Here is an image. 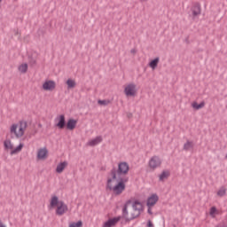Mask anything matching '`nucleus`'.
<instances>
[{
    "label": "nucleus",
    "instance_id": "32",
    "mask_svg": "<svg viewBox=\"0 0 227 227\" xmlns=\"http://www.w3.org/2000/svg\"><path fill=\"white\" fill-rule=\"evenodd\" d=\"M147 214H149L150 215H153V212H152V207H148Z\"/></svg>",
    "mask_w": 227,
    "mask_h": 227
},
{
    "label": "nucleus",
    "instance_id": "15",
    "mask_svg": "<svg viewBox=\"0 0 227 227\" xmlns=\"http://www.w3.org/2000/svg\"><path fill=\"white\" fill-rule=\"evenodd\" d=\"M102 143V137H96L94 139L87 143L88 146H97V145Z\"/></svg>",
    "mask_w": 227,
    "mask_h": 227
},
{
    "label": "nucleus",
    "instance_id": "42",
    "mask_svg": "<svg viewBox=\"0 0 227 227\" xmlns=\"http://www.w3.org/2000/svg\"><path fill=\"white\" fill-rule=\"evenodd\" d=\"M1 1H3V0H0V3H1Z\"/></svg>",
    "mask_w": 227,
    "mask_h": 227
},
{
    "label": "nucleus",
    "instance_id": "41",
    "mask_svg": "<svg viewBox=\"0 0 227 227\" xmlns=\"http://www.w3.org/2000/svg\"><path fill=\"white\" fill-rule=\"evenodd\" d=\"M141 1H146V0H141Z\"/></svg>",
    "mask_w": 227,
    "mask_h": 227
},
{
    "label": "nucleus",
    "instance_id": "20",
    "mask_svg": "<svg viewBox=\"0 0 227 227\" xmlns=\"http://www.w3.org/2000/svg\"><path fill=\"white\" fill-rule=\"evenodd\" d=\"M22 148H24V144L20 143L16 148L11 151V155H15L20 152H22Z\"/></svg>",
    "mask_w": 227,
    "mask_h": 227
},
{
    "label": "nucleus",
    "instance_id": "10",
    "mask_svg": "<svg viewBox=\"0 0 227 227\" xmlns=\"http://www.w3.org/2000/svg\"><path fill=\"white\" fill-rule=\"evenodd\" d=\"M54 88H56V82L52 80L47 81L43 84V89L44 91H52Z\"/></svg>",
    "mask_w": 227,
    "mask_h": 227
},
{
    "label": "nucleus",
    "instance_id": "2",
    "mask_svg": "<svg viewBox=\"0 0 227 227\" xmlns=\"http://www.w3.org/2000/svg\"><path fill=\"white\" fill-rule=\"evenodd\" d=\"M127 182H129V177H116V179H113V176L108 177L106 189L113 191L115 196H120V194L125 191V184H127Z\"/></svg>",
    "mask_w": 227,
    "mask_h": 227
},
{
    "label": "nucleus",
    "instance_id": "16",
    "mask_svg": "<svg viewBox=\"0 0 227 227\" xmlns=\"http://www.w3.org/2000/svg\"><path fill=\"white\" fill-rule=\"evenodd\" d=\"M68 166V161H63L58 164L56 168V173H61L62 171H65V168Z\"/></svg>",
    "mask_w": 227,
    "mask_h": 227
},
{
    "label": "nucleus",
    "instance_id": "37",
    "mask_svg": "<svg viewBox=\"0 0 227 227\" xmlns=\"http://www.w3.org/2000/svg\"><path fill=\"white\" fill-rule=\"evenodd\" d=\"M215 227H224V225H216Z\"/></svg>",
    "mask_w": 227,
    "mask_h": 227
},
{
    "label": "nucleus",
    "instance_id": "31",
    "mask_svg": "<svg viewBox=\"0 0 227 227\" xmlns=\"http://www.w3.org/2000/svg\"><path fill=\"white\" fill-rule=\"evenodd\" d=\"M215 212H217V208L215 207H212L210 208L209 214H210V215H215Z\"/></svg>",
    "mask_w": 227,
    "mask_h": 227
},
{
    "label": "nucleus",
    "instance_id": "30",
    "mask_svg": "<svg viewBox=\"0 0 227 227\" xmlns=\"http://www.w3.org/2000/svg\"><path fill=\"white\" fill-rule=\"evenodd\" d=\"M24 130L26 129H24L23 128H20L18 134H16V137L17 138L22 137V136H24Z\"/></svg>",
    "mask_w": 227,
    "mask_h": 227
},
{
    "label": "nucleus",
    "instance_id": "26",
    "mask_svg": "<svg viewBox=\"0 0 227 227\" xmlns=\"http://www.w3.org/2000/svg\"><path fill=\"white\" fill-rule=\"evenodd\" d=\"M98 104L99 106H109V104H111V100H109V99H99V100H98Z\"/></svg>",
    "mask_w": 227,
    "mask_h": 227
},
{
    "label": "nucleus",
    "instance_id": "34",
    "mask_svg": "<svg viewBox=\"0 0 227 227\" xmlns=\"http://www.w3.org/2000/svg\"><path fill=\"white\" fill-rule=\"evenodd\" d=\"M14 35L15 36H18V38H20V34L19 33V30L14 29Z\"/></svg>",
    "mask_w": 227,
    "mask_h": 227
},
{
    "label": "nucleus",
    "instance_id": "12",
    "mask_svg": "<svg viewBox=\"0 0 227 227\" xmlns=\"http://www.w3.org/2000/svg\"><path fill=\"white\" fill-rule=\"evenodd\" d=\"M75 127H77V120L68 119V121H66V129L67 130H74Z\"/></svg>",
    "mask_w": 227,
    "mask_h": 227
},
{
    "label": "nucleus",
    "instance_id": "6",
    "mask_svg": "<svg viewBox=\"0 0 227 227\" xmlns=\"http://www.w3.org/2000/svg\"><path fill=\"white\" fill-rule=\"evenodd\" d=\"M66 212H68V206L63 200H60L59 205L57 206L56 215H63Z\"/></svg>",
    "mask_w": 227,
    "mask_h": 227
},
{
    "label": "nucleus",
    "instance_id": "14",
    "mask_svg": "<svg viewBox=\"0 0 227 227\" xmlns=\"http://www.w3.org/2000/svg\"><path fill=\"white\" fill-rule=\"evenodd\" d=\"M60 202L61 201H59V198H58V196H52L50 201V208H55V207H58Z\"/></svg>",
    "mask_w": 227,
    "mask_h": 227
},
{
    "label": "nucleus",
    "instance_id": "23",
    "mask_svg": "<svg viewBox=\"0 0 227 227\" xmlns=\"http://www.w3.org/2000/svg\"><path fill=\"white\" fill-rule=\"evenodd\" d=\"M66 84L67 85L68 90H72V88H74L76 86L75 80L72 79H67Z\"/></svg>",
    "mask_w": 227,
    "mask_h": 227
},
{
    "label": "nucleus",
    "instance_id": "36",
    "mask_svg": "<svg viewBox=\"0 0 227 227\" xmlns=\"http://www.w3.org/2000/svg\"><path fill=\"white\" fill-rule=\"evenodd\" d=\"M130 52H131V54H136V50H135V49H132V50L130 51Z\"/></svg>",
    "mask_w": 227,
    "mask_h": 227
},
{
    "label": "nucleus",
    "instance_id": "24",
    "mask_svg": "<svg viewBox=\"0 0 227 227\" xmlns=\"http://www.w3.org/2000/svg\"><path fill=\"white\" fill-rule=\"evenodd\" d=\"M217 196H220V198H223V196H226V188H224V186H222L218 190Z\"/></svg>",
    "mask_w": 227,
    "mask_h": 227
},
{
    "label": "nucleus",
    "instance_id": "8",
    "mask_svg": "<svg viewBox=\"0 0 227 227\" xmlns=\"http://www.w3.org/2000/svg\"><path fill=\"white\" fill-rule=\"evenodd\" d=\"M124 93L126 97H134L136 95V84L129 83L125 89Z\"/></svg>",
    "mask_w": 227,
    "mask_h": 227
},
{
    "label": "nucleus",
    "instance_id": "7",
    "mask_svg": "<svg viewBox=\"0 0 227 227\" xmlns=\"http://www.w3.org/2000/svg\"><path fill=\"white\" fill-rule=\"evenodd\" d=\"M192 15L194 18L198 15H201V4L200 3H194L191 8Z\"/></svg>",
    "mask_w": 227,
    "mask_h": 227
},
{
    "label": "nucleus",
    "instance_id": "33",
    "mask_svg": "<svg viewBox=\"0 0 227 227\" xmlns=\"http://www.w3.org/2000/svg\"><path fill=\"white\" fill-rule=\"evenodd\" d=\"M147 227H153V223H152V220L147 221Z\"/></svg>",
    "mask_w": 227,
    "mask_h": 227
},
{
    "label": "nucleus",
    "instance_id": "18",
    "mask_svg": "<svg viewBox=\"0 0 227 227\" xmlns=\"http://www.w3.org/2000/svg\"><path fill=\"white\" fill-rule=\"evenodd\" d=\"M159 61H160L159 57H156L154 59L151 60L149 62L150 68H152L153 70H155V68H157V67L159 66Z\"/></svg>",
    "mask_w": 227,
    "mask_h": 227
},
{
    "label": "nucleus",
    "instance_id": "9",
    "mask_svg": "<svg viewBox=\"0 0 227 227\" xmlns=\"http://www.w3.org/2000/svg\"><path fill=\"white\" fill-rule=\"evenodd\" d=\"M120 221H121V216L109 218L106 222L104 223L103 227H114L115 224H118Z\"/></svg>",
    "mask_w": 227,
    "mask_h": 227
},
{
    "label": "nucleus",
    "instance_id": "39",
    "mask_svg": "<svg viewBox=\"0 0 227 227\" xmlns=\"http://www.w3.org/2000/svg\"><path fill=\"white\" fill-rule=\"evenodd\" d=\"M11 138L13 139V136H11Z\"/></svg>",
    "mask_w": 227,
    "mask_h": 227
},
{
    "label": "nucleus",
    "instance_id": "4",
    "mask_svg": "<svg viewBox=\"0 0 227 227\" xmlns=\"http://www.w3.org/2000/svg\"><path fill=\"white\" fill-rule=\"evenodd\" d=\"M160 164H162V160L159 156H153L149 160L150 169H157V168H160Z\"/></svg>",
    "mask_w": 227,
    "mask_h": 227
},
{
    "label": "nucleus",
    "instance_id": "19",
    "mask_svg": "<svg viewBox=\"0 0 227 227\" xmlns=\"http://www.w3.org/2000/svg\"><path fill=\"white\" fill-rule=\"evenodd\" d=\"M192 106L193 109H196V111H200V109H203V107H205V101H202L200 104L195 101L192 104Z\"/></svg>",
    "mask_w": 227,
    "mask_h": 227
},
{
    "label": "nucleus",
    "instance_id": "25",
    "mask_svg": "<svg viewBox=\"0 0 227 227\" xmlns=\"http://www.w3.org/2000/svg\"><path fill=\"white\" fill-rule=\"evenodd\" d=\"M18 70L21 72V74H26L27 72V64H22L18 67Z\"/></svg>",
    "mask_w": 227,
    "mask_h": 227
},
{
    "label": "nucleus",
    "instance_id": "21",
    "mask_svg": "<svg viewBox=\"0 0 227 227\" xmlns=\"http://www.w3.org/2000/svg\"><path fill=\"white\" fill-rule=\"evenodd\" d=\"M4 146L5 150H13V145H12V140L10 139L4 142Z\"/></svg>",
    "mask_w": 227,
    "mask_h": 227
},
{
    "label": "nucleus",
    "instance_id": "35",
    "mask_svg": "<svg viewBox=\"0 0 227 227\" xmlns=\"http://www.w3.org/2000/svg\"><path fill=\"white\" fill-rule=\"evenodd\" d=\"M0 227H6V225H4L1 220H0Z\"/></svg>",
    "mask_w": 227,
    "mask_h": 227
},
{
    "label": "nucleus",
    "instance_id": "38",
    "mask_svg": "<svg viewBox=\"0 0 227 227\" xmlns=\"http://www.w3.org/2000/svg\"><path fill=\"white\" fill-rule=\"evenodd\" d=\"M130 116H132V114H131L129 115V118H130Z\"/></svg>",
    "mask_w": 227,
    "mask_h": 227
},
{
    "label": "nucleus",
    "instance_id": "22",
    "mask_svg": "<svg viewBox=\"0 0 227 227\" xmlns=\"http://www.w3.org/2000/svg\"><path fill=\"white\" fill-rule=\"evenodd\" d=\"M169 176V171L168 170H163L161 174L160 175V182H163Z\"/></svg>",
    "mask_w": 227,
    "mask_h": 227
},
{
    "label": "nucleus",
    "instance_id": "40",
    "mask_svg": "<svg viewBox=\"0 0 227 227\" xmlns=\"http://www.w3.org/2000/svg\"><path fill=\"white\" fill-rule=\"evenodd\" d=\"M223 227H227V225H224V224H223Z\"/></svg>",
    "mask_w": 227,
    "mask_h": 227
},
{
    "label": "nucleus",
    "instance_id": "17",
    "mask_svg": "<svg viewBox=\"0 0 227 227\" xmlns=\"http://www.w3.org/2000/svg\"><path fill=\"white\" fill-rule=\"evenodd\" d=\"M192 148H194V143L187 140L184 145L183 150H184V152H189V150H192Z\"/></svg>",
    "mask_w": 227,
    "mask_h": 227
},
{
    "label": "nucleus",
    "instance_id": "28",
    "mask_svg": "<svg viewBox=\"0 0 227 227\" xmlns=\"http://www.w3.org/2000/svg\"><path fill=\"white\" fill-rule=\"evenodd\" d=\"M69 227H82V221L79 220L76 223H72L69 224Z\"/></svg>",
    "mask_w": 227,
    "mask_h": 227
},
{
    "label": "nucleus",
    "instance_id": "27",
    "mask_svg": "<svg viewBox=\"0 0 227 227\" xmlns=\"http://www.w3.org/2000/svg\"><path fill=\"white\" fill-rule=\"evenodd\" d=\"M19 127V125L18 124H12V126H11V134H14L16 137H17V134H18V132H17V128Z\"/></svg>",
    "mask_w": 227,
    "mask_h": 227
},
{
    "label": "nucleus",
    "instance_id": "13",
    "mask_svg": "<svg viewBox=\"0 0 227 227\" xmlns=\"http://www.w3.org/2000/svg\"><path fill=\"white\" fill-rule=\"evenodd\" d=\"M47 155H49V151L47 148L40 149L37 153V159L44 160L47 159Z\"/></svg>",
    "mask_w": 227,
    "mask_h": 227
},
{
    "label": "nucleus",
    "instance_id": "29",
    "mask_svg": "<svg viewBox=\"0 0 227 227\" xmlns=\"http://www.w3.org/2000/svg\"><path fill=\"white\" fill-rule=\"evenodd\" d=\"M20 129H27V121H20Z\"/></svg>",
    "mask_w": 227,
    "mask_h": 227
},
{
    "label": "nucleus",
    "instance_id": "11",
    "mask_svg": "<svg viewBox=\"0 0 227 227\" xmlns=\"http://www.w3.org/2000/svg\"><path fill=\"white\" fill-rule=\"evenodd\" d=\"M159 201V195L153 194L151 197L147 199L146 205L147 207H154V205Z\"/></svg>",
    "mask_w": 227,
    "mask_h": 227
},
{
    "label": "nucleus",
    "instance_id": "5",
    "mask_svg": "<svg viewBox=\"0 0 227 227\" xmlns=\"http://www.w3.org/2000/svg\"><path fill=\"white\" fill-rule=\"evenodd\" d=\"M56 121H58L55 126L57 129H59V130H63V129H66L67 127V119L65 118V114H60L56 118Z\"/></svg>",
    "mask_w": 227,
    "mask_h": 227
},
{
    "label": "nucleus",
    "instance_id": "3",
    "mask_svg": "<svg viewBox=\"0 0 227 227\" xmlns=\"http://www.w3.org/2000/svg\"><path fill=\"white\" fill-rule=\"evenodd\" d=\"M130 167L127 161H121L118 164V168H113L110 171L112 179L117 178H127L125 176L129 175Z\"/></svg>",
    "mask_w": 227,
    "mask_h": 227
},
{
    "label": "nucleus",
    "instance_id": "1",
    "mask_svg": "<svg viewBox=\"0 0 227 227\" xmlns=\"http://www.w3.org/2000/svg\"><path fill=\"white\" fill-rule=\"evenodd\" d=\"M132 200H129L125 202L123 207H122V215L121 216V219H125V223H130V221H134V219H137V217H139L141 215V212L143 210V204L139 200H135L132 203V207L134 212H138L136 214H131V217H129V205H131Z\"/></svg>",
    "mask_w": 227,
    "mask_h": 227
}]
</instances>
